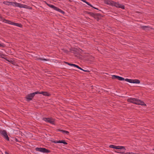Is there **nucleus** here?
Wrapping results in <instances>:
<instances>
[{"instance_id":"nucleus-22","label":"nucleus","mask_w":154,"mask_h":154,"mask_svg":"<svg viewBox=\"0 0 154 154\" xmlns=\"http://www.w3.org/2000/svg\"><path fill=\"white\" fill-rule=\"evenodd\" d=\"M143 28H144V29H146V28H147V26H143Z\"/></svg>"},{"instance_id":"nucleus-14","label":"nucleus","mask_w":154,"mask_h":154,"mask_svg":"<svg viewBox=\"0 0 154 154\" xmlns=\"http://www.w3.org/2000/svg\"><path fill=\"white\" fill-rule=\"evenodd\" d=\"M66 63L69 66H74V67H76L77 68H78V69H79V68H80V67L76 65H75V64H73L69 63H67V62H66Z\"/></svg>"},{"instance_id":"nucleus-3","label":"nucleus","mask_w":154,"mask_h":154,"mask_svg":"<svg viewBox=\"0 0 154 154\" xmlns=\"http://www.w3.org/2000/svg\"><path fill=\"white\" fill-rule=\"evenodd\" d=\"M128 101L129 102H131L136 104L145 105L146 104L142 101L136 99L134 98H130L128 100Z\"/></svg>"},{"instance_id":"nucleus-19","label":"nucleus","mask_w":154,"mask_h":154,"mask_svg":"<svg viewBox=\"0 0 154 154\" xmlns=\"http://www.w3.org/2000/svg\"><path fill=\"white\" fill-rule=\"evenodd\" d=\"M119 77V76H117V75H112V78L113 79H118V77Z\"/></svg>"},{"instance_id":"nucleus-24","label":"nucleus","mask_w":154,"mask_h":154,"mask_svg":"<svg viewBox=\"0 0 154 154\" xmlns=\"http://www.w3.org/2000/svg\"><path fill=\"white\" fill-rule=\"evenodd\" d=\"M83 71H84V72H88V70H84L83 69Z\"/></svg>"},{"instance_id":"nucleus-12","label":"nucleus","mask_w":154,"mask_h":154,"mask_svg":"<svg viewBox=\"0 0 154 154\" xmlns=\"http://www.w3.org/2000/svg\"><path fill=\"white\" fill-rule=\"evenodd\" d=\"M55 143H63L64 144H67V143L63 140L55 141L54 142Z\"/></svg>"},{"instance_id":"nucleus-4","label":"nucleus","mask_w":154,"mask_h":154,"mask_svg":"<svg viewBox=\"0 0 154 154\" xmlns=\"http://www.w3.org/2000/svg\"><path fill=\"white\" fill-rule=\"evenodd\" d=\"M35 150L37 151H39L43 153H47L49 152V151L46 149L45 148H36Z\"/></svg>"},{"instance_id":"nucleus-11","label":"nucleus","mask_w":154,"mask_h":154,"mask_svg":"<svg viewBox=\"0 0 154 154\" xmlns=\"http://www.w3.org/2000/svg\"><path fill=\"white\" fill-rule=\"evenodd\" d=\"M6 22H5L6 23H8L9 24H10L11 25H15L17 26H19V27H21L22 26V25L21 24L18 23H14L13 22H12L10 21H8L7 20H5Z\"/></svg>"},{"instance_id":"nucleus-2","label":"nucleus","mask_w":154,"mask_h":154,"mask_svg":"<svg viewBox=\"0 0 154 154\" xmlns=\"http://www.w3.org/2000/svg\"><path fill=\"white\" fill-rule=\"evenodd\" d=\"M118 79L120 81L125 80L126 82H128L130 83L139 84L140 82V80L138 79H125L124 78L119 76L118 77Z\"/></svg>"},{"instance_id":"nucleus-15","label":"nucleus","mask_w":154,"mask_h":154,"mask_svg":"<svg viewBox=\"0 0 154 154\" xmlns=\"http://www.w3.org/2000/svg\"><path fill=\"white\" fill-rule=\"evenodd\" d=\"M60 131L64 134L65 135H69V132L68 131L62 130H60Z\"/></svg>"},{"instance_id":"nucleus-13","label":"nucleus","mask_w":154,"mask_h":154,"mask_svg":"<svg viewBox=\"0 0 154 154\" xmlns=\"http://www.w3.org/2000/svg\"><path fill=\"white\" fill-rule=\"evenodd\" d=\"M13 3H14V2H3V3L4 4L7 5H12L13 6Z\"/></svg>"},{"instance_id":"nucleus-26","label":"nucleus","mask_w":154,"mask_h":154,"mask_svg":"<svg viewBox=\"0 0 154 154\" xmlns=\"http://www.w3.org/2000/svg\"><path fill=\"white\" fill-rule=\"evenodd\" d=\"M153 149L154 150V149Z\"/></svg>"},{"instance_id":"nucleus-21","label":"nucleus","mask_w":154,"mask_h":154,"mask_svg":"<svg viewBox=\"0 0 154 154\" xmlns=\"http://www.w3.org/2000/svg\"><path fill=\"white\" fill-rule=\"evenodd\" d=\"M38 92V93H37V94H42L43 95L44 92L42 91V92H39L38 91H37V92Z\"/></svg>"},{"instance_id":"nucleus-8","label":"nucleus","mask_w":154,"mask_h":154,"mask_svg":"<svg viewBox=\"0 0 154 154\" xmlns=\"http://www.w3.org/2000/svg\"><path fill=\"white\" fill-rule=\"evenodd\" d=\"M109 147L110 148H113L114 149H124L125 150V147L123 146H117L116 145H110L109 146Z\"/></svg>"},{"instance_id":"nucleus-16","label":"nucleus","mask_w":154,"mask_h":154,"mask_svg":"<svg viewBox=\"0 0 154 154\" xmlns=\"http://www.w3.org/2000/svg\"><path fill=\"white\" fill-rule=\"evenodd\" d=\"M43 95L45 96H49L50 94L49 93L46 92H44Z\"/></svg>"},{"instance_id":"nucleus-9","label":"nucleus","mask_w":154,"mask_h":154,"mask_svg":"<svg viewBox=\"0 0 154 154\" xmlns=\"http://www.w3.org/2000/svg\"><path fill=\"white\" fill-rule=\"evenodd\" d=\"M47 5L49 7H50L52 8L54 10L57 11H58L60 12L61 13H63V11L60 9L58 8H57V7H56L54 6L53 5H52L51 4H48Z\"/></svg>"},{"instance_id":"nucleus-10","label":"nucleus","mask_w":154,"mask_h":154,"mask_svg":"<svg viewBox=\"0 0 154 154\" xmlns=\"http://www.w3.org/2000/svg\"><path fill=\"white\" fill-rule=\"evenodd\" d=\"M1 134L2 135L3 137L6 140H9V137L7 134L6 132L5 131H2L0 132Z\"/></svg>"},{"instance_id":"nucleus-1","label":"nucleus","mask_w":154,"mask_h":154,"mask_svg":"<svg viewBox=\"0 0 154 154\" xmlns=\"http://www.w3.org/2000/svg\"><path fill=\"white\" fill-rule=\"evenodd\" d=\"M105 3L108 5L112 6H115L117 8H120L122 9H124L125 6L119 4L118 3H116L112 1L109 0H106L104 1Z\"/></svg>"},{"instance_id":"nucleus-18","label":"nucleus","mask_w":154,"mask_h":154,"mask_svg":"<svg viewBox=\"0 0 154 154\" xmlns=\"http://www.w3.org/2000/svg\"><path fill=\"white\" fill-rule=\"evenodd\" d=\"M85 3L86 4H87L88 5L90 6L91 7H92V8H94L95 9H97L96 8H94V7H93L92 5H91V4H90L88 2H86Z\"/></svg>"},{"instance_id":"nucleus-7","label":"nucleus","mask_w":154,"mask_h":154,"mask_svg":"<svg viewBox=\"0 0 154 154\" xmlns=\"http://www.w3.org/2000/svg\"><path fill=\"white\" fill-rule=\"evenodd\" d=\"M38 92H34L28 95L26 97V99L29 100H31L35 94H37Z\"/></svg>"},{"instance_id":"nucleus-17","label":"nucleus","mask_w":154,"mask_h":154,"mask_svg":"<svg viewBox=\"0 0 154 154\" xmlns=\"http://www.w3.org/2000/svg\"><path fill=\"white\" fill-rule=\"evenodd\" d=\"M120 153H121L122 154H139L137 153H133L132 152H127L126 153H124L123 152H120Z\"/></svg>"},{"instance_id":"nucleus-23","label":"nucleus","mask_w":154,"mask_h":154,"mask_svg":"<svg viewBox=\"0 0 154 154\" xmlns=\"http://www.w3.org/2000/svg\"><path fill=\"white\" fill-rule=\"evenodd\" d=\"M4 46V45L0 43V47H3Z\"/></svg>"},{"instance_id":"nucleus-20","label":"nucleus","mask_w":154,"mask_h":154,"mask_svg":"<svg viewBox=\"0 0 154 154\" xmlns=\"http://www.w3.org/2000/svg\"><path fill=\"white\" fill-rule=\"evenodd\" d=\"M40 59L41 61H47L48 60V59H42V58Z\"/></svg>"},{"instance_id":"nucleus-5","label":"nucleus","mask_w":154,"mask_h":154,"mask_svg":"<svg viewBox=\"0 0 154 154\" xmlns=\"http://www.w3.org/2000/svg\"><path fill=\"white\" fill-rule=\"evenodd\" d=\"M13 6L15 7H17L20 8H26V6L25 5L22 4H21L17 3L16 2H14V3H13Z\"/></svg>"},{"instance_id":"nucleus-6","label":"nucleus","mask_w":154,"mask_h":154,"mask_svg":"<svg viewBox=\"0 0 154 154\" xmlns=\"http://www.w3.org/2000/svg\"><path fill=\"white\" fill-rule=\"evenodd\" d=\"M43 120L46 122L50 123L51 124H54V120L51 118H43Z\"/></svg>"},{"instance_id":"nucleus-25","label":"nucleus","mask_w":154,"mask_h":154,"mask_svg":"<svg viewBox=\"0 0 154 154\" xmlns=\"http://www.w3.org/2000/svg\"><path fill=\"white\" fill-rule=\"evenodd\" d=\"M79 69H80L81 70H83V69H82V68H81L80 67V68H79Z\"/></svg>"}]
</instances>
